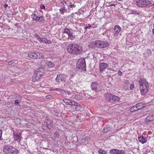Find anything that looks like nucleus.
Returning <instances> with one entry per match:
<instances>
[{"label":"nucleus","instance_id":"obj_1","mask_svg":"<svg viewBox=\"0 0 154 154\" xmlns=\"http://www.w3.org/2000/svg\"><path fill=\"white\" fill-rule=\"evenodd\" d=\"M68 52L72 54L77 55L81 54L82 50L81 46L77 44H72L69 45L67 47Z\"/></svg>","mask_w":154,"mask_h":154},{"label":"nucleus","instance_id":"obj_2","mask_svg":"<svg viewBox=\"0 0 154 154\" xmlns=\"http://www.w3.org/2000/svg\"><path fill=\"white\" fill-rule=\"evenodd\" d=\"M140 86V89L142 95H145L148 92L149 85L146 79L144 78H140L138 81Z\"/></svg>","mask_w":154,"mask_h":154},{"label":"nucleus","instance_id":"obj_3","mask_svg":"<svg viewBox=\"0 0 154 154\" xmlns=\"http://www.w3.org/2000/svg\"><path fill=\"white\" fill-rule=\"evenodd\" d=\"M109 43L106 41L101 40H96L91 42L89 46L91 48H103L108 47Z\"/></svg>","mask_w":154,"mask_h":154},{"label":"nucleus","instance_id":"obj_4","mask_svg":"<svg viewBox=\"0 0 154 154\" xmlns=\"http://www.w3.org/2000/svg\"><path fill=\"white\" fill-rule=\"evenodd\" d=\"M44 70L42 68H39L35 72V73L33 75L32 80L33 82H35L38 80L39 78L42 76L44 73Z\"/></svg>","mask_w":154,"mask_h":154},{"label":"nucleus","instance_id":"obj_5","mask_svg":"<svg viewBox=\"0 0 154 154\" xmlns=\"http://www.w3.org/2000/svg\"><path fill=\"white\" fill-rule=\"evenodd\" d=\"M106 99L108 102L114 103L118 101L120 98L117 96L109 93L106 94Z\"/></svg>","mask_w":154,"mask_h":154},{"label":"nucleus","instance_id":"obj_6","mask_svg":"<svg viewBox=\"0 0 154 154\" xmlns=\"http://www.w3.org/2000/svg\"><path fill=\"white\" fill-rule=\"evenodd\" d=\"M76 65V67L79 69L85 71L86 70L85 60L84 58H81L79 59Z\"/></svg>","mask_w":154,"mask_h":154},{"label":"nucleus","instance_id":"obj_7","mask_svg":"<svg viewBox=\"0 0 154 154\" xmlns=\"http://www.w3.org/2000/svg\"><path fill=\"white\" fill-rule=\"evenodd\" d=\"M29 57L33 59H40L44 57V55L39 52L29 53L28 54Z\"/></svg>","mask_w":154,"mask_h":154},{"label":"nucleus","instance_id":"obj_8","mask_svg":"<svg viewBox=\"0 0 154 154\" xmlns=\"http://www.w3.org/2000/svg\"><path fill=\"white\" fill-rule=\"evenodd\" d=\"M66 75L63 74H60L57 75V78H56V80L58 83H59L61 82H66Z\"/></svg>","mask_w":154,"mask_h":154},{"label":"nucleus","instance_id":"obj_9","mask_svg":"<svg viewBox=\"0 0 154 154\" xmlns=\"http://www.w3.org/2000/svg\"><path fill=\"white\" fill-rule=\"evenodd\" d=\"M47 127L49 130H51L53 127L52 121L51 119L49 118L48 117L46 118Z\"/></svg>","mask_w":154,"mask_h":154},{"label":"nucleus","instance_id":"obj_10","mask_svg":"<svg viewBox=\"0 0 154 154\" xmlns=\"http://www.w3.org/2000/svg\"><path fill=\"white\" fill-rule=\"evenodd\" d=\"M109 152L111 154H125V152L123 150L112 149L110 150Z\"/></svg>","mask_w":154,"mask_h":154},{"label":"nucleus","instance_id":"obj_11","mask_svg":"<svg viewBox=\"0 0 154 154\" xmlns=\"http://www.w3.org/2000/svg\"><path fill=\"white\" fill-rule=\"evenodd\" d=\"M121 28L119 26L116 25L114 27V31L113 32V35L114 37H116L121 31Z\"/></svg>","mask_w":154,"mask_h":154},{"label":"nucleus","instance_id":"obj_12","mask_svg":"<svg viewBox=\"0 0 154 154\" xmlns=\"http://www.w3.org/2000/svg\"><path fill=\"white\" fill-rule=\"evenodd\" d=\"M92 89L95 91H97L100 90V85L96 82H92L91 86Z\"/></svg>","mask_w":154,"mask_h":154},{"label":"nucleus","instance_id":"obj_13","mask_svg":"<svg viewBox=\"0 0 154 154\" xmlns=\"http://www.w3.org/2000/svg\"><path fill=\"white\" fill-rule=\"evenodd\" d=\"M12 146L11 145H8L4 146L3 149V152L6 154H8L10 150L12 149Z\"/></svg>","mask_w":154,"mask_h":154},{"label":"nucleus","instance_id":"obj_14","mask_svg":"<svg viewBox=\"0 0 154 154\" xmlns=\"http://www.w3.org/2000/svg\"><path fill=\"white\" fill-rule=\"evenodd\" d=\"M108 66V65L105 63H101L99 64L100 71L102 72L103 70L106 69Z\"/></svg>","mask_w":154,"mask_h":154},{"label":"nucleus","instance_id":"obj_15","mask_svg":"<svg viewBox=\"0 0 154 154\" xmlns=\"http://www.w3.org/2000/svg\"><path fill=\"white\" fill-rule=\"evenodd\" d=\"M136 5L139 7H145L144 0H137L136 1Z\"/></svg>","mask_w":154,"mask_h":154},{"label":"nucleus","instance_id":"obj_16","mask_svg":"<svg viewBox=\"0 0 154 154\" xmlns=\"http://www.w3.org/2000/svg\"><path fill=\"white\" fill-rule=\"evenodd\" d=\"M14 139L15 140H16L18 142L20 141L22 137L21 136V134H18L14 133Z\"/></svg>","mask_w":154,"mask_h":154},{"label":"nucleus","instance_id":"obj_17","mask_svg":"<svg viewBox=\"0 0 154 154\" xmlns=\"http://www.w3.org/2000/svg\"><path fill=\"white\" fill-rule=\"evenodd\" d=\"M18 153L19 151L17 149L13 146L12 149L10 150L9 153H8V154H18Z\"/></svg>","mask_w":154,"mask_h":154},{"label":"nucleus","instance_id":"obj_18","mask_svg":"<svg viewBox=\"0 0 154 154\" xmlns=\"http://www.w3.org/2000/svg\"><path fill=\"white\" fill-rule=\"evenodd\" d=\"M138 139L139 141L142 144L146 143L147 141L146 138H145L143 136H140L138 137Z\"/></svg>","mask_w":154,"mask_h":154},{"label":"nucleus","instance_id":"obj_19","mask_svg":"<svg viewBox=\"0 0 154 154\" xmlns=\"http://www.w3.org/2000/svg\"><path fill=\"white\" fill-rule=\"evenodd\" d=\"M154 120V117L152 115H149L147 116L145 119V121L149 122L152 121Z\"/></svg>","mask_w":154,"mask_h":154},{"label":"nucleus","instance_id":"obj_20","mask_svg":"<svg viewBox=\"0 0 154 154\" xmlns=\"http://www.w3.org/2000/svg\"><path fill=\"white\" fill-rule=\"evenodd\" d=\"M75 2H70L69 3V5H67V3L66 2H65V4L66 5L67 4V5H68V8H75L76 6L75 5Z\"/></svg>","mask_w":154,"mask_h":154},{"label":"nucleus","instance_id":"obj_21","mask_svg":"<svg viewBox=\"0 0 154 154\" xmlns=\"http://www.w3.org/2000/svg\"><path fill=\"white\" fill-rule=\"evenodd\" d=\"M136 107L139 109L143 108L144 106V104L143 102H140L137 103L136 105Z\"/></svg>","mask_w":154,"mask_h":154},{"label":"nucleus","instance_id":"obj_22","mask_svg":"<svg viewBox=\"0 0 154 154\" xmlns=\"http://www.w3.org/2000/svg\"><path fill=\"white\" fill-rule=\"evenodd\" d=\"M90 139L88 137H83L82 139V142L85 144H88L89 142Z\"/></svg>","mask_w":154,"mask_h":154},{"label":"nucleus","instance_id":"obj_23","mask_svg":"<svg viewBox=\"0 0 154 154\" xmlns=\"http://www.w3.org/2000/svg\"><path fill=\"white\" fill-rule=\"evenodd\" d=\"M71 29H69L67 28H65L63 30V33H66L68 35L72 32Z\"/></svg>","mask_w":154,"mask_h":154},{"label":"nucleus","instance_id":"obj_24","mask_svg":"<svg viewBox=\"0 0 154 154\" xmlns=\"http://www.w3.org/2000/svg\"><path fill=\"white\" fill-rule=\"evenodd\" d=\"M48 61L45 60H42L41 62V65L43 67H46L47 66L48 63Z\"/></svg>","mask_w":154,"mask_h":154},{"label":"nucleus","instance_id":"obj_25","mask_svg":"<svg viewBox=\"0 0 154 154\" xmlns=\"http://www.w3.org/2000/svg\"><path fill=\"white\" fill-rule=\"evenodd\" d=\"M145 4V7H149L151 6L152 4L151 2L148 0H144Z\"/></svg>","mask_w":154,"mask_h":154},{"label":"nucleus","instance_id":"obj_26","mask_svg":"<svg viewBox=\"0 0 154 154\" xmlns=\"http://www.w3.org/2000/svg\"><path fill=\"white\" fill-rule=\"evenodd\" d=\"M75 104H76L75 106V109L77 111H79L81 108V107L80 106V104L78 103H75Z\"/></svg>","mask_w":154,"mask_h":154},{"label":"nucleus","instance_id":"obj_27","mask_svg":"<svg viewBox=\"0 0 154 154\" xmlns=\"http://www.w3.org/2000/svg\"><path fill=\"white\" fill-rule=\"evenodd\" d=\"M47 66L49 68H52L54 66L55 64L52 63L51 61H48Z\"/></svg>","mask_w":154,"mask_h":154},{"label":"nucleus","instance_id":"obj_28","mask_svg":"<svg viewBox=\"0 0 154 154\" xmlns=\"http://www.w3.org/2000/svg\"><path fill=\"white\" fill-rule=\"evenodd\" d=\"M60 12L62 14H63L65 12L67 11V9L65 7L61 8L59 9Z\"/></svg>","mask_w":154,"mask_h":154},{"label":"nucleus","instance_id":"obj_29","mask_svg":"<svg viewBox=\"0 0 154 154\" xmlns=\"http://www.w3.org/2000/svg\"><path fill=\"white\" fill-rule=\"evenodd\" d=\"M73 33L72 32L68 35V39H70L73 40L75 38V36L73 35Z\"/></svg>","mask_w":154,"mask_h":154},{"label":"nucleus","instance_id":"obj_30","mask_svg":"<svg viewBox=\"0 0 154 154\" xmlns=\"http://www.w3.org/2000/svg\"><path fill=\"white\" fill-rule=\"evenodd\" d=\"M36 20L38 21L39 22L43 23L45 20L44 16H42L39 17H38V18Z\"/></svg>","mask_w":154,"mask_h":154},{"label":"nucleus","instance_id":"obj_31","mask_svg":"<svg viewBox=\"0 0 154 154\" xmlns=\"http://www.w3.org/2000/svg\"><path fill=\"white\" fill-rule=\"evenodd\" d=\"M110 128L108 126H105L103 129V133H105L110 131Z\"/></svg>","mask_w":154,"mask_h":154},{"label":"nucleus","instance_id":"obj_32","mask_svg":"<svg viewBox=\"0 0 154 154\" xmlns=\"http://www.w3.org/2000/svg\"><path fill=\"white\" fill-rule=\"evenodd\" d=\"M31 18L33 20L36 21L38 18V17L37 16L36 14L33 13L31 15Z\"/></svg>","mask_w":154,"mask_h":154},{"label":"nucleus","instance_id":"obj_33","mask_svg":"<svg viewBox=\"0 0 154 154\" xmlns=\"http://www.w3.org/2000/svg\"><path fill=\"white\" fill-rule=\"evenodd\" d=\"M41 42L43 43L49 44V42H48V40L46 38H43L42 39H41V40L40 41Z\"/></svg>","mask_w":154,"mask_h":154},{"label":"nucleus","instance_id":"obj_34","mask_svg":"<svg viewBox=\"0 0 154 154\" xmlns=\"http://www.w3.org/2000/svg\"><path fill=\"white\" fill-rule=\"evenodd\" d=\"M18 99H19L18 100H16L15 101L14 104L16 105H18L20 102V101L21 100V97H18Z\"/></svg>","mask_w":154,"mask_h":154},{"label":"nucleus","instance_id":"obj_35","mask_svg":"<svg viewBox=\"0 0 154 154\" xmlns=\"http://www.w3.org/2000/svg\"><path fill=\"white\" fill-rule=\"evenodd\" d=\"M130 109L132 111H135L139 109L137 108L136 107V105L133 106Z\"/></svg>","mask_w":154,"mask_h":154},{"label":"nucleus","instance_id":"obj_36","mask_svg":"<svg viewBox=\"0 0 154 154\" xmlns=\"http://www.w3.org/2000/svg\"><path fill=\"white\" fill-rule=\"evenodd\" d=\"M54 90L57 91H60V92L63 93L64 92V90H61L59 88H56L54 89Z\"/></svg>","mask_w":154,"mask_h":154},{"label":"nucleus","instance_id":"obj_37","mask_svg":"<svg viewBox=\"0 0 154 154\" xmlns=\"http://www.w3.org/2000/svg\"><path fill=\"white\" fill-rule=\"evenodd\" d=\"M100 154H106V152L105 151L103 150L100 149L98 151Z\"/></svg>","mask_w":154,"mask_h":154},{"label":"nucleus","instance_id":"obj_38","mask_svg":"<svg viewBox=\"0 0 154 154\" xmlns=\"http://www.w3.org/2000/svg\"><path fill=\"white\" fill-rule=\"evenodd\" d=\"M34 35H35V37L37 38L38 40L39 41H40V40H41V38L37 34H35Z\"/></svg>","mask_w":154,"mask_h":154},{"label":"nucleus","instance_id":"obj_39","mask_svg":"<svg viewBox=\"0 0 154 154\" xmlns=\"http://www.w3.org/2000/svg\"><path fill=\"white\" fill-rule=\"evenodd\" d=\"M63 101L66 104L69 105L70 100L68 99H64L63 100Z\"/></svg>","mask_w":154,"mask_h":154},{"label":"nucleus","instance_id":"obj_40","mask_svg":"<svg viewBox=\"0 0 154 154\" xmlns=\"http://www.w3.org/2000/svg\"><path fill=\"white\" fill-rule=\"evenodd\" d=\"M129 81L128 80H125L124 81V85H126V86H128L129 85Z\"/></svg>","mask_w":154,"mask_h":154},{"label":"nucleus","instance_id":"obj_41","mask_svg":"<svg viewBox=\"0 0 154 154\" xmlns=\"http://www.w3.org/2000/svg\"><path fill=\"white\" fill-rule=\"evenodd\" d=\"M91 27V25L90 24H88L86 25V26L85 27V29H86V31H87V29H90V28Z\"/></svg>","mask_w":154,"mask_h":154},{"label":"nucleus","instance_id":"obj_42","mask_svg":"<svg viewBox=\"0 0 154 154\" xmlns=\"http://www.w3.org/2000/svg\"><path fill=\"white\" fill-rule=\"evenodd\" d=\"M77 103L76 102H71L70 101V102L69 103V105H72V106H75V105L76 104L75 103Z\"/></svg>","mask_w":154,"mask_h":154},{"label":"nucleus","instance_id":"obj_43","mask_svg":"<svg viewBox=\"0 0 154 154\" xmlns=\"http://www.w3.org/2000/svg\"><path fill=\"white\" fill-rule=\"evenodd\" d=\"M40 8L42 9H45V7L43 4H41L40 5Z\"/></svg>","mask_w":154,"mask_h":154},{"label":"nucleus","instance_id":"obj_44","mask_svg":"<svg viewBox=\"0 0 154 154\" xmlns=\"http://www.w3.org/2000/svg\"><path fill=\"white\" fill-rule=\"evenodd\" d=\"M130 86V89L131 90H132L134 88V85L132 84H131L129 85V86Z\"/></svg>","mask_w":154,"mask_h":154},{"label":"nucleus","instance_id":"obj_45","mask_svg":"<svg viewBox=\"0 0 154 154\" xmlns=\"http://www.w3.org/2000/svg\"><path fill=\"white\" fill-rule=\"evenodd\" d=\"M132 14H139L137 12V11H132V12L131 13Z\"/></svg>","mask_w":154,"mask_h":154},{"label":"nucleus","instance_id":"obj_46","mask_svg":"<svg viewBox=\"0 0 154 154\" xmlns=\"http://www.w3.org/2000/svg\"><path fill=\"white\" fill-rule=\"evenodd\" d=\"M2 130H0V140H1L2 139Z\"/></svg>","mask_w":154,"mask_h":154},{"label":"nucleus","instance_id":"obj_47","mask_svg":"<svg viewBox=\"0 0 154 154\" xmlns=\"http://www.w3.org/2000/svg\"><path fill=\"white\" fill-rule=\"evenodd\" d=\"M14 62L13 61H10L8 62V64L9 65H11Z\"/></svg>","mask_w":154,"mask_h":154},{"label":"nucleus","instance_id":"obj_48","mask_svg":"<svg viewBox=\"0 0 154 154\" xmlns=\"http://www.w3.org/2000/svg\"><path fill=\"white\" fill-rule=\"evenodd\" d=\"M118 74L119 75H122V73L121 71H119Z\"/></svg>","mask_w":154,"mask_h":154},{"label":"nucleus","instance_id":"obj_49","mask_svg":"<svg viewBox=\"0 0 154 154\" xmlns=\"http://www.w3.org/2000/svg\"><path fill=\"white\" fill-rule=\"evenodd\" d=\"M54 134L57 137L59 135V134H58V133L57 132H55Z\"/></svg>","mask_w":154,"mask_h":154},{"label":"nucleus","instance_id":"obj_50","mask_svg":"<svg viewBox=\"0 0 154 154\" xmlns=\"http://www.w3.org/2000/svg\"><path fill=\"white\" fill-rule=\"evenodd\" d=\"M8 6V5L5 4L4 5V7L5 8H6Z\"/></svg>","mask_w":154,"mask_h":154},{"label":"nucleus","instance_id":"obj_51","mask_svg":"<svg viewBox=\"0 0 154 154\" xmlns=\"http://www.w3.org/2000/svg\"><path fill=\"white\" fill-rule=\"evenodd\" d=\"M115 5V4H111L110 5H109V6H114Z\"/></svg>","mask_w":154,"mask_h":154},{"label":"nucleus","instance_id":"obj_52","mask_svg":"<svg viewBox=\"0 0 154 154\" xmlns=\"http://www.w3.org/2000/svg\"><path fill=\"white\" fill-rule=\"evenodd\" d=\"M46 98H49V97H48V96H46Z\"/></svg>","mask_w":154,"mask_h":154},{"label":"nucleus","instance_id":"obj_53","mask_svg":"<svg viewBox=\"0 0 154 154\" xmlns=\"http://www.w3.org/2000/svg\"><path fill=\"white\" fill-rule=\"evenodd\" d=\"M71 75V77H72V76H74V74H72Z\"/></svg>","mask_w":154,"mask_h":154},{"label":"nucleus","instance_id":"obj_54","mask_svg":"<svg viewBox=\"0 0 154 154\" xmlns=\"http://www.w3.org/2000/svg\"><path fill=\"white\" fill-rule=\"evenodd\" d=\"M48 42H49V44L50 43H51L50 42V41H49V40H48Z\"/></svg>","mask_w":154,"mask_h":154},{"label":"nucleus","instance_id":"obj_55","mask_svg":"<svg viewBox=\"0 0 154 154\" xmlns=\"http://www.w3.org/2000/svg\"><path fill=\"white\" fill-rule=\"evenodd\" d=\"M42 128H43L44 129V127H45V126H44V127H43V126H42Z\"/></svg>","mask_w":154,"mask_h":154},{"label":"nucleus","instance_id":"obj_56","mask_svg":"<svg viewBox=\"0 0 154 154\" xmlns=\"http://www.w3.org/2000/svg\"><path fill=\"white\" fill-rule=\"evenodd\" d=\"M118 0L119 1H122V0Z\"/></svg>","mask_w":154,"mask_h":154},{"label":"nucleus","instance_id":"obj_57","mask_svg":"<svg viewBox=\"0 0 154 154\" xmlns=\"http://www.w3.org/2000/svg\"><path fill=\"white\" fill-rule=\"evenodd\" d=\"M153 25H154V23Z\"/></svg>","mask_w":154,"mask_h":154}]
</instances>
